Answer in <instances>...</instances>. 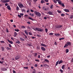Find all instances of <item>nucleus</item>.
Returning a JSON list of instances; mask_svg holds the SVG:
<instances>
[{
	"mask_svg": "<svg viewBox=\"0 0 73 73\" xmlns=\"http://www.w3.org/2000/svg\"><path fill=\"white\" fill-rule=\"evenodd\" d=\"M56 1L58 2V4L60 5H62V6L63 7H65V5L64 3H62V1L61 0H56Z\"/></svg>",
	"mask_w": 73,
	"mask_h": 73,
	"instance_id": "f257e3e1",
	"label": "nucleus"
},
{
	"mask_svg": "<svg viewBox=\"0 0 73 73\" xmlns=\"http://www.w3.org/2000/svg\"><path fill=\"white\" fill-rule=\"evenodd\" d=\"M34 13L36 16H38V17H40L41 16V13L40 12L35 11L34 12Z\"/></svg>",
	"mask_w": 73,
	"mask_h": 73,
	"instance_id": "f03ea898",
	"label": "nucleus"
},
{
	"mask_svg": "<svg viewBox=\"0 0 73 73\" xmlns=\"http://www.w3.org/2000/svg\"><path fill=\"white\" fill-rule=\"evenodd\" d=\"M18 5L19 6L20 8H25V7L23 4L21 3H19L18 4Z\"/></svg>",
	"mask_w": 73,
	"mask_h": 73,
	"instance_id": "7ed1b4c3",
	"label": "nucleus"
},
{
	"mask_svg": "<svg viewBox=\"0 0 73 73\" xmlns=\"http://www.w3.org/2000/svg\"><path fill=\"white\" fill-rule=\"evenodd\" d=\"M35 30H36V31H37L39 32H43L44 30L43 29H41L39 28H36L35 29H34Z\"/></svg>",
	"mask_w": 73,
	"mask_h": 73,
	"instance_id": "20e7f679",
	"label": "nucleus"
},
{
	"mask_svg": "<svg viewBox=\"0 0 73 73\" xmlns=\"http://www.w3.org/2000/svg\"><path fill=\"white\" fill-rule=\"evenodd\" d=\"M71 44L72 42H68L65 44L64 46H68V45H69V46H71V45H72Z\"/></svg>",
	"mask_w": 73,
	"mask_h": 73,
	"instance_id": "39448f33",
	"label": "nucleus"
},
{
	"mask_svg": "<svg viewBox=\"0 0 73 73\" xmlns=\"http://www.w3.org/2000/svg\"><path fill=\"white\" fill-rule=\"evenodd\" d=\"M2 3H6L8 2H9V0H4L2 1Z\"/></svg>",
	"mask_w": 73,
	"mask_h": 73,
	"instance_id": "423d86ee",
	"label": "nucleus"
},
{
	"mask_svg": "<svg viewBox=\"0 0 73 73\" xmlns=\"http://www.w3.org/2000/svg\"><path fill=\"white\" fill-rule=\"evenodd\" d=\"M62 27V25H58L56 27V28H58L59 29L60 28H61Z\"/></svg>",
	"mask_w": 73,
	"mask_h": 73,
	"instance_id": "0eeeda50",
	"label": "nucleus"
},
{
	"mask_svg": "<svg viewBox=\"0 0 73 73\" xmlns=\"http://www.w3.org/2000/svg\"><path fill=\"white\" fill-rule=\"evenodd\" d=\"M20 58V56L19 55H17L15 57V59L16 60H17Z\"/></svg>",
	"mask_w": 73,
	"mask_h": 73,
	"instance_id": "6e6552de",
	"label": "nucleus"
},
{
	"mask_svg": "<svg viewBox=\"0 0 73 73\" xmlns=\"http://www.w3.org/2000/svg\"><path fill=\"white\" fill-rule=\"evenodd\" d=\"M1 69L2 71H5L6 70H7V69L5 68H1Z\"/></svg>",
	"mask_w": 73,
	"mask_h": 73,
	"instance_id": "1a4fd4ad",
	"label": "nucleus"
},
{
	"mask_svg": "<svg viewBox=\"0 0 73 73\" xmlns=\"http://www.w3.org/2000/svg\"><path fill=\"white\" fill-rule=\"evenodd\" d=\"M63 10L64 11H65V12H70L69 10L68 9H64Z\"/></svg>",
	"mask_w": 73,
	"mask_h": 73,
	"instance_id": "9d476101",
	"label": "nucleus"
},
{
	"mask_svg": "<svg viewBox=\"0 0 73 73\" xmlns=\"http://www.w3.org/2000/svg\"><path fill=\"white\" fill-rule=\"evenodd\" d=\"M7 7L8 10H9V11L11 10V7L9 5L7 6Z\"/></svg>",
	"mask_w": 73,
	"mask_h": 73,
	"instance_id": "9b49d317",
	"label": "nucleus"
},
{
	"mask_svg": "<svg viewBox=\"0 0 73 73\" xmlns=\"http://www.w3.org/2000/svg\"><path fill=\"white\" fill-rule=\"evenodd\" d=\"M48 13L50 15H53V13L51 11H49Z\"/></svg>",
	"mask_w": 73,
	"mask_h": 73,
	"instance_id": "f8f14e48",
	"label": "nucleus"
},
{
	"mask_svg": "<svg viewBox=\"0 0 73 73\" xmlns=\"http://www.w3.org/2000/svg\"><path fill=\"white\" fill-rule=\"evenodd\" d=\"M18 35V34L16 33V32H15L14 33V37H16V36Z\"/></svg>",
	"mask_w": 73,
	"mask_h": 73,
	"instance_id": "ddd939ff",
	"label": "nucleus"
},
{
	"mask_svg": "<svg viewBox=\"0 0 73 73\" xmlns=\"http://www.w3.org/2000/svg\"><path fill=\"white\" fill-rule=\"evenodd\" d=\"M7 41H8V42H9V43H10V44H13V42H12V41L9 40V39L7 40Z\"/></svg>",
	"mask_w": 73,
	"mask_h": 73,
	"instance_id": "4468645a",
	"label": "nucleus"
},
{
	"mask_svg": "<svg viewBox=\"0 0 73 73\" xmlns=\"http://www.w3.org/2000/svg\"><path fill=\"white\" fill-rule=\"evenodd\" d=\"M54 35L55 36H60L61 35L60 34L55 33Z\"/></svg>",
	"mask_w": 73,
	"mask_h": 73,
	"instance_id": "2eb2a0df",
	"label": "nucleus"
},
{
	"mask_svg": "<svg viewBox=\"0 0 73 73\" xmlns=\"http://www.w3.org/2000/svg\"><path fill=\"white\" fill-rule=\"evenodd\" d=\"M27 3L29 5H31V1H27Z\"/></svg>",
	"mask_w": 73,
	"mask_h": 73,
	"instance_id": "dca6fc26",
	"label": "nucleus"
},
{
	"mask_svg": "<svg viewBox=\"0 0 73 73\" xmlns=\"http://www.w3.org/2000/svg\"><path fill=\"white\" fill-rule=\"evenodd\" d=\"M19 39L21 41H25V39L21 37H20Z\"/></svg>",
	"mask_w": 73,
	"mask_h": 73,
	"instance_id": "f3484780",
	"label": "nucleus"
},
{
	"mask_svg": "<svg viewBox=\"0 0 73 73\" xmlns=\"http://www.w3.org/2000/svg\"><path fill=\"white\" fill-rule=\"evenodd\" d=\"M40 3L41 4H43V3H45V1L44 0H41Z\"/></svg>",
	"mask_w": 73,
	"mask_h": 73,
	"instance_id": "a211bd4d",
	"label": "nucleus"
},
{
	"mask_svg": "<svg viewBox=\"0 0 73 73\" xmlns=\"http://www.w3.org/2000/svg\"><path fill=\"white\" fill-rule=\"evenodd\" d=\"M41 49L42 50H43V51H45V50H46L45 49V48L44 47H42L41 48Z\"/></svg>",
	"mask_w": 73,
	"mask_h": 73,
	"instance_id": "6ab92c4d",
	"label": "nucleus"
},
{
	"mask_svg": "<svg viewBox=\"0 0 73 73\" xmlns=\"http://www.w3.org/2000/svg\"><path fill=\"white\" fill-rule=\"evenodd\" d=\"M21 10L22 12H26V11L24 9H21Z\"/></svg>",
	"mask_w": 73,
	"mask_h": 73,
	"instance_id": "aec40b11",
	"label": "nucleus"
},
{
	"mask_svg": "<svg viewBox=\"0 0 73 73\" xmlns=\"http://www.w3.org/2000/svg\"><path fill=\"white\" fill-rule=\"evenodd\" d=\"M25 33L27 35H28V33L27 31L26 30H25L24 31Z\"/></svg>",
	"mask_w": 73,
	"mask_h": 73,
	"instance_id": "412c9836",
	"label": "nucleus"
},
{
	"mask_svg": "<svg viewBox=\"0 0 73 73\" xmlns=\"http://www.w3.org/2000/svg\"><path fill=\"white\" fill-rule=\"evenodd\" d=\"M63 62V61H62V60H61L59 62L58 64H61V63H62Z\"/></svg>",
	"mask_w": 73,
	"mask_h": 73,
	"instance_id": "4be33fe9",
	"label": "nucleus"
},
{
	"mask_svg": "<svg viewBox=\"0 0 73 73\" xmlns=\"http://www.w3.org/2000/svg\"><path fill=\"white\" fill-rule=\"evenodd\" d=\"M44 61H46V62H49V60L46 59H45L44 60Z\"/></svg>",
	"mask_w": 73,
	"mask_h": 73,
	"instance_id": "5701e85b",
	"label": "nucleus"
},
{
	"mask_svg": "<svg viewBox=\"0 0 73 73\" xmlns=\"http://www.w3.org/2000/svg\"><path fill=\"white\" fill-rule=\"evenodd\" d=\"M15 31H16V32H19V31H20V30L18 29H15Z\"/></svg>",
	"mask_w": 73,
	"mask_h": 73,
	"instance_id": "b1692460",
	"label": "nucleus"
},
{
	"mask_svg": "<svg viewBox=\"0 0 73 73\" xmlns=\"http://www.w3.org/2000/svg\"><path fill=\"white\" fill-rule=\"evenodd\" d=\"M58 62H59V60H58L56 62V64H55V66H57V65H58Z\"/></svg>",
	"mask_w": 73,
	"mask_h": 73,
	"instance_id": "393cba45",
	"label": "nucleus"
},
{
	"mask_svg": "<svg viewBox=\"0 0 73 73\" xmlns=\"http://www.w3.org/2000/svg\"><path fill=\"white\" fill-rule=\"evenodd\" d=\"M70 18L71 19H72L73 18V15H71L70 17Z\"/></svg>",
	"mask_w": 73,
	"mask_h": 73,
	"instance_id": "a878e982",
	"label": "nucleus"
},
{
	"mask_svg": "<svg viewBox=\"0 0 73 73\" xmlns=\"http://www.w3.org/2000/svg\"><path fill=\"white\" fill-rule=\"evenodd\" d=\"M64 68H65V65H63L62 67V69H64Z\"/></svg>",
	"mask_w": 73,
	"mask_h": 73,
	"instance_id": "bb28decb",
	"label": "nucleus"
},
{
	"mask_svg": "<svg viewBox=\"0 0 73 73\" xmlns=\"http://www.w3.org/2000/svg\"><path fill=\"white\" fill-rule=\"evenodd\" d=\"M28 15H25L24 16V17H27L28 18Z\"/></svg>",
	"mask_w": 73,
	"mask_h": 73,
	"instance_id": "cd10ccee",
	"label": "nucleus"
},
{
	"mask_svg": "<svg viewBox=\"0 0 73 73\" xmlns=\"http://www.w3.org/2000/svg\"><path fill=\"white\" fill-rule=\"evenodd\" d=\"M64 38H59V40H64Z\"/></svg>",
	"mask_w": 73,
	"mask_h": 73,
	"instance_id": "c85d7f7f",
	"label": "nucleus"
},
{
	"mask_svg": "<svg viewBox=\"0 0 73 73\" xmlns=\"http://www.w3.org/2000/svg\"><path fill=\"white\" fill-rule=\"evenodd\" d=\"M66 53H68V52H69V50L68 49H66Z\"/></svg>",
	"mask_w": 73,
	"mask_h": 73,
	"instance_id": "c756f323",
	"label": "nucleus"
},
{
	"mask_svg": "<svg viewBox=\"0 0 73 73\" xmlns=\"http://www.w3.org/2000/svg\"><path fill=\"white\" fill-rule=\"evenodd\" d=\"M53 5H52L50 6V8L51 9H53Z\"/></svg>",
	"mask_w": 73,
	"mask_h": 73,
	"instance_id": "7c9ffc66",
	"label": "nucleus"
},
{
	"mask_svg": "<svg viewBox=\"0 0 73 73\" xmlns=\"http://www.w3.org/2000/svg\"><path fill=\"white\" fill-rule=\"evenodd\" d=\"M28 19H30V20H33V19L31 18V17H29L28 18Z\"/></svg>",
	"mask_w": 73,
	"mask_h": 73,
	"instance_id": "2f4dec72",
	"label": "nucleus"
},
{
	"mask_svg": "<svg viewBox=\"0 0 73 73\" xmlns=\"http://www.w3.org/2000/svg\"><path fill=\"white\" fill-rule=\"evenodd\" d=\"M34 71H33L32 73H36V70L35 69H33Z\"/></svg>",
	"mask_w": 73,
	"mask_h": 73,
	"instance_id": "473e14b6",
	"label": "nucleus"
},
{
	"mask_svg": "<svg viewBox=\"0 0 73 73\" xmlns=\"http://www.w3.org/2000/svg\"><path fill=\"white\" fill-rule=\"evenodd\" d=\"M57 12H58V13H61V11H60L59 10H57Z\"/></svg>",
	"mask_w": 73,
	"mask_h": 73,
	"instance_id": "72a5a7b5",
	"label": "nucleus"
},
{
	"mask_svg": "<svg viewBox=\"0 0 73 73\" xmlns=\"http://www.w3.org/2000/svg\"><path fill=\"white\" fill-rule=\"evenodd\" d=\"M27 28H28V29H32V28L29 26L27 27Z\"/></svg>",
	"mask_w": 73,
	"mask_h": 73,
	"instance_id": "f704fd0d",
	"label": "nucleus"
},
{
	"mask_svg": "<svg viewBox=\"0 0 73 73\" xmlns=\"http://www.w3.org/2000/svg\"><path fill=\"white\" fill-rule=\"evenodd\" d=\"M45 31L46 32V33H47V32H48V30L47 29H45Z\"/></svg>",
	"mask_w": 73,
	"mask_h": 73,
	"instance_id": "c9c22d12",
	"label": "nucleus"
},
{
	"mask_svg": "<svg viewBox=\"0 0 73 73\" xmlns=\"http://www.w3.org/2000/svg\"><path fill=\"white\" fill-rule=\"evenodd\" d=\"M7 50H11V48H9V47H7Z\"/></svg>",
	"mask_w": 73,
	"mask_h": 73,
	"instance_id": "e433bc0d",
	"label": "nucleus"
},
{
	"mask_svg": "<svg viewBox=\"0 0 73 73\" xmlns=\"http://www.w3.org/2000/svg\"><path fill=\"white\" fill-rule=\"evenodd\" d=\"M24 69H28V67H24Z\"/></svg>",
	"mask_w": 73,
	"mask_h": 73,
	"instance_id": "4c0bfd02",
	"label": "nucleus"
},
{
	"mask_svg": "<svg viewBox=\"0 0 73 73\" xmlns=\"http://www.w3.org/2000/svg\"><path fill=\"white\" fill-rule=\"evenodd\" d=\"M36 49L37 50L40 49V46H37V47L36 48Z\"/></svg>",
	"mask_w": 73,
	"mask_h": 73,
	"instance_id": "58836bf2",
	"label": "nucleus"
},
{
	"mask_svg": "<svg viewBox=\"0 0 73 73\" xmlns=\"http://www.w3.org/2000/svg\"><path fill=\"white\" fill-rule=\"evenodd\" d=\"M61 15V16H65V14L63 13H62Z\"/></svg>",
	"mask_w": 73,
	"mask_h": 73,
	"instance_id": "ea45409f",
	"label": "nucleus"
},
{
	"mask_svg": "<svg viewBox=\"0 0 73 73\" xmlns=\"http://www.w3.org/2000/svg\"><path fill=\"white\" fill-rule=\"evenodd\" d=\"M1 48L2 51H4V48L3 47H2Z\"/></svg>",
	"mask_w": 73,
	"mask_h": 73,
	"instance_id": "a19ab883",
	"label": "nucleus"
},
{
	"mask_svg": "<svg viewBox=\"0 0 73 73\" xmlns=\"http://www.w3.org/2000/svg\"><path fill=\"white\" fill-rule=\"evenodd\" d=\"M6 32L7 33H9V31L8 30V29L7 28L6 29Z\"/></svg>",
	"mask_w": 73,
	"mask_h": 73,
	"instance_id": "79ce46f5",
	"label": "nucleus"
},
{
	"mask_svg": "<svg viewBox=\"0 0 73 73\" xmlns=\"http://www.w3.org/2000/svg\"><path fill=\"white\" fill-rule=\"evenodd\" d=\"M43 65L44 66H45V67H46L47 66H48V65H47V64H44Z\"/></svg>",
	"mask_w": 73,
	"mask_h": 73,
	"instance_id": "37998d69",
	"label": "nucleus"
},
{
	"mask_svg": "<svg viewBox=\"0 0 73 73\" xmlns=\"http://www.w3.org/2000/svg\"><path fill=\"white\" fill-rule=\"evenodd\" d=\"M23 35L25 37V38H27V36L25 34H23Z\"/></svg>",
	"mask_w": 73,
	"mask_h": 73,
	"instance_id": "c03bdc74",
	"label": "nucleus"
},
{
	"mask_svg": "<svg viewBox=\"0 0 73 73\" xmlns=\"http://www.w3.org/2000/svg\"><path fill=\"white\" fill-rule=\"evenodd\" d=\"M60 72L61 73H63V70L61 69L60 70Z\"/></svg>",
	"mask_w": 73,
	"mask_h": 73,
	"instance_id": "a18cd8bd",
	"label": "nucleus"
},
{
	"mask_svg": "<svg viewBox=\"0 0 73 73\" xmlns=\"http://www.w3.org/2000/svg\"><path fill=\"white\" fill-rule=\"evenodd\" d=\"M22 28H25V27L24 26H22Z\"/></svg>",
	"mask_w": 73,
	"mask_h": 73,
	"instance_id": "49530a36",
	"label": "nucleus"
},
{
	"mask_svg": "<svg viewBox=\"0 0 73 73\" xmlns=\"http://www.w3.org/2000/svg\"><path fill=\"white\" fill-rule=\"evenodd\" d=\"M41 46H46L44 44V43H42L41 44Z\"/></svg>",
	"mask_w": 73,
	"mask_h": 73,
	"instance_id": "de8ad7c7",
	"label": "nucleus"
},
{
	"mask_svg": "<svg viewBox=\"0 0 73 73\" xmlns=\"http://www.w3.org/2000/svg\"><path fill=\"white\" fill-rule=\"evenodd\" d=\"M53 0V1H54V3H57V2L56 1V0Z\"/></svg>",
	"mask_w": 73,
	"mask_h": 73,
	"instance_id": "09e8293b",
	"label": "nucleus"
},
{
	"mask_svg": "<svg viewBox=\"0 0 73 73\" xmlns=\"http://www.w3.org/2000/svg\"><path fill=\"white\" fill-rule=\"evenodd\" d=\"M18 16L20 18H21V16L20 15H18Z\"/></svg>",
	"mask_w": 73,
	"mask_h": 73,
	"instance_id": "8fccbe9b",
	"label": "nucleus"
},
{
	"mask_svg": "<svg viewBox=\"0 0 73 73\" xmlns=\"http://www.w3.org/2000/svg\"><path fill=\"white\" fill-rule=\"evenodd\" d=\"M16 43H17L18 44H20V42L19 41H17V42H16Z\"/></svg>",
	"mask_w": 73,
	"mask_h": 73,
	"instance_id": "3c124183",
	"label": "nucleus"
},
{
	"mask_svg": "<svg viewBox=\"0 0 73 73\" xmlns=\"http://www.w3.org/2000/svg\"><path fill=\"white\" fill-rule=\"evenodd\" d=\"M17 11H19V7H17Z\"/></svg>",
	"mask_w": 73,
	"mask_h": 73,
	"instance_id": "603ef678",
	"label": "nucleus"
},
{
	"mask_svg": "<svg viewBox=\"0 0 73 73\" xmlns=\"http://www.w3.org/2000/svg\"><path fill=\"white\" fill-rule=\"evenodd\" d=\"M44 1L45 2H46V3H48V2L49 1L48 0H44Z\"/></svg>",
	"mask_w": 73,
	"mask_h": 73,
	"instance_id": "864d4df0",
	"label": "nucleus"
},
{
	"mask_svg": "<svg viewBox=\"0 0 73 73\" xmlns=\"http://www.w3.org/2000/svg\"><path fill=\"white\" fill-rule=\"evenodd\" d=\"M1 43H4L5 42L4 41H0Z\"/></svg>",
	"mask_w": 73,
	"mask_h": 73,
	"instance_id": "5fc2aeb1",
	"label": "nucleus"
},
{
	"mask_svg": "<svg viewBox=\"0 0 73 73\" xmlns=\"http://www.w3.org/2000/svg\"><path fill=\"white\" fill-rule=\"evenodd\" d=\"M37 55V53H35V56H36Z\"/></svg>",
	"mask_w": 73,
	"mask_h": 73,
	"instance_id": "6e6d98bb",
	"label": "nucleus"
},
{
	"mask_svg": "<svg viewBox=\"0 0 73 73\" xmlns=\"http://www.w3.org/2000/svg\"><path fill=\"white\" fill-rule=\"evenodd\" d=\"M29 35H32V33H31L30 32L29 33Z\"/></svg>",
	"mask_w": 73,
	"mask_h": 73,
	"instance_id": "4d7b16f0",
	"label": "nucleus"
},
{
	"mask_svg": "<svg viewBox=\"0 0 73 73\" xmlns=\"http://www.w3.org/2000/svg\"><path fill=\"white\" fill-rule=\"evenodd\" d=\"M20 15H21V16H24V14L22 13H20Z\"/></svg>",
	"mask_w": 73,
	"mask_h": 73,
	"instance_id": "13d9d810",
	"label": "nucleus"
},
{
	"mask_svg": "<svg viewBox=\"0 0 73 73\" xmlns=\"http://www.w3.org/2000/svg\"><path fill=\"white\" fill-rule=\"evenodd\" d=\"M53 35V33H50L49 34V35Z\"/></svg>",
	"mask_w": 73,
	"mask_h": 73,
	"instance_id": "bf43d9fd",
	"label": "nucleus"
},
{
	"mask_svg": "<svg viewBox=\"0 0 73 73\" xmlns=\"http://www.w3.org/2000/svg\"><path fill=\"white\" fill-rule=\"evenodd\" d=\"M27 23H28V24H31V22H29V21L27 22Z\"/></svg>",
	"mask_w": 73,
	"mask_h": 73,
	"instance_id": "052dcab7",
	"label": "nucleus"
},
{
	"mask_svg": "<svg viewBox=\"0 0 73 73\" xmlns=\"http://www.w3.org/2000/svg\"><path fill=\"white\" fill-rule=\"evenodd\" d=\"M36 36H37L38 37H40V35H38L37 34L36 35Z\"/></svg>",
	"mask_w": 73,
	"mask_h": 73,
	"instance_id": "680f3d73",
	"label": "nucleus"
},
{
	"mask_svg": "<svg viewBox=\"0 0 73 73\" xmlns=\"http://www.w3.org/2000/svg\"><path fill=\"white\" fill-rule=\"evenodd\" d=\"M71 62H73V58H72L71 61Z\"/></svg>",
	"mask_w": 73,
	"mask_h": 73,
	"instance_id": "e2e57ef3",
	"label": "nucleus"
},
{
	"mask_svg": "<svg viewBox=\"0 0 73 73\" xmlns=\"http://www.w3.org/2000/svg\"><path fill=\"white\" fill-rule=\"evenodd\" d=\"M38 58H40V55H38Z\"/></svg>",
	"mask_w": 73,
	"mask_h": 73,
	"instance_id": "0e129e2a",
	"label": "nucleus"
},
{
	"mask_svg": "<svg viewBox=\"0 0 73 73\" xmlns=\"http://www.w3.org/2000/svg\"><path fill=\"white\" fill-rule=\"evenodd\" d=\"M37 1V0H34V2H35V3H36Z\"/></svg>",
	"mask_w": 73,
	"mask_h": 73,
	"instance_id": "69168bd1",
	"label": "nucleus"
},
{
	"mask_svg": "<svg viewBox=\"0 0 73 73\" xmlns=\"http://www.w3.org/2000/svg\"><path fill=\"white\" fill-rule=\"evenodd\" d=\"M5 6H7L8 5V3H6L5 4Z\"/></svg>",
	"mask_w": 73,
	"mask_h": 73,
	"instance_id": "338daca9",
	"label": "nucleus"
},
{
	"mask_svg": "<svg viewBox=\"0 0 73 73\" xmlns=\"http://www.w3.org/2000/svg\"><path fill=\"white\" fill-rule=\"evenodd\" d=\"M13 73H16V71H15V70L13 71Z\"/></svg>",
	"mask_w": 73,
	"mask_h": 73,
	"instance_id": "774afa93",
	"label": "nucleus"
}]
</instances>
